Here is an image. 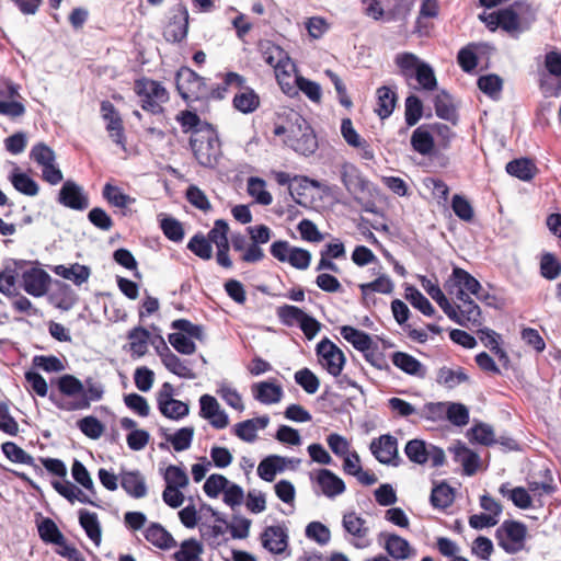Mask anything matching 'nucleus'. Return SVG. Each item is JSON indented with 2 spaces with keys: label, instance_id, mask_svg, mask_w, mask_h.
Listing matches in <instances>:
<instances>
[{
  "label": "nucleus",
  "instance_id": "22",
  "mask_svg": "<svg viewBox=\"0 0 561 561\" xmlns=\"http://www.w3.org/2000/svg\"><path fill=\"white\" fill-rule=\"evenodd\" d=\"M268 423L270 417L267 415L254 417L237 423L233 426L232 432L241 440L253 443L257 438V431L264 430Z\"/></svg>",
  "mask_w": 561,
  "mask_h": 561
},
{
  "label": "nucleus",
  "instance_id": "54",
  "mask_svg": "<svg viewBox=\"0 0 561 561\" xmlns=\"http://www.w3.org/2000/svg\"><path fill=\"white\" fill-rule=\"evenodd\" d=\"M405 298L410 304L420 310L424 316L431 317L435 313V309L430 300L416 288L408 287Z\"/></svg>",
  "mask_w": 561,
  "mask_h": 561
},
{
  "label": "nucleus",
  "instance_id": "35",
  "mask_svg": "<svg viewBox=\"0 0 561 561\" xmlns=\"http://www.w3.org/2000/svg\"><path fill=\"white\" fill-rule=\"evenodd\" d=\"M1 449L4 456L12 462L28 465L32 466L36 472H43L41 466L35 463L34 458L15 443L5 442L2 444Z\"/></svg>",
  "mask_w": 561,
  "mask_h": 561
},
{
  "label": "nucleus",
  "instance_id": "32",
  "mask_svg": "<svg viewBox=\"0 0 561 561\" xmlns=\"http://www.w3.org/2000/svg\"><path fill=\"white\" fill-rule=\"evenodd\" d=\"M385 549L393 559L405 560L414 553L407 539L393 534L385 535Z\"/></svg>",
  "mask_w": 561,
  "mask_h": 561
},
{
  "label": "nucleus",
  "instance_id": "8",
  "mask_svg": "<svg viewBox=\"0 0 561 561\" xmlns=\"http://www.w3.org/2000/svg\"><path fill=\"white\" fill-rule=\"evenodd\" d=\"M36 527L43 542L57 546L56 552L70 560V543L50 517L37 513Z\"/></svg>",
  "mask_w": 561,
  "mask_h": 561
},
{
  "label": "nucleus",
  "instance_id": "27",
  "mask_svg": "<svg viewBox=\"0 0 561 561\" xmlns=\"http://www.w3.org/2000/svg\"><path fill=\"white\" fill-rule=\"evenodd\" d=\"M49 400L56 408L70 411V374L58 378L56 387L51 383Z\"/></svg>",
  "mask_w": 561,
  "mask_h": 561
},
{
  "label": "nucleus",
  "instance_id": "43",
  "mask_svg": "<svg viewBox=\"0 0 561 561\" xmlns=\"http://www.w3.org/2000/svg\"><path fill=\"white\" fill-rule=\"evenodd\" d=\"M13 187L27 196H35L38 193V184L26 173L15 170L10 175Z\"/></svg>",
  "mask_w": 561,
  "mask_h": 561
},
{
  "label": "nucleus",
  "instance_id": "16",
  "mask_svg": "<svg viewBox=\"0 0 561 561\" xmlns=\"http://www.w3.org/2000/svg\"><path fill=\"white\" fill-rule=\"evenodd\" d=\"M201 416L207 420L210 425L217 430H222L228 426L229 417L225 410L221 409L220 404L215 397L209 394H203L199 398Z\"/></svg>",
  "mask_w": 561,
  "mask_h": 561
},
{
  "label": "nucleus",
  "instance_id": "57",
  "mask_svg": "<svg viewBox=\"0 0 561 561\" xmlns=\"http://www.w3.org/2000/svg\"><path fill=\"white\" fill-rule=\"evenodd\" d=\"M187 34V14L183 18H174L164 30V37L167 41L180 42Z\"/></svg>",
  "mask_w": 561,
  "mask_h": 561
},
{
  "label": "nucleus",
  "instance_id": "62",
  "mask_svg": "<svg viewBox=\"0 0 561 561\" xmlns=\"http://www.w3.org/2000/svg\"><path fill=\"white\" fill-rule=\"evenodd\" d=\"M445 416L457 426H463L469 422V411L461 403H447Z\"/></svg>",
  "mask_w": 561,
  "mask_h": 561
},
{
  "label": "nucleus",
  "instance_id": "9",
  "mask_svg": "<svg viewBox=\"0 0 561 561\" xmlns=\"http://www.w3.org/2000/svg\"><path fill=\"white\" fill-rule=\"evenodd\" d=\"M317 355L319 364L333 377H341V373L346 363V358L341 348H339L328 337L317 344Z\"/></svg>",
  "mask_w": 561,
  "mask_h": 561
},
{
  "label": "nucleus",
  "instance_id": "3",
  "mask_svg": "<svg viewBox=\"0 0 561 561\" xmlns=\"http://www.w3.org/2000/svg\"><path fill=\"white\" fill-rule=\"evenodd\" d=\"M260 48L264 61L274 69L282 91L285 94H294L293 75L296 72V64L280 46L271 42L261 43Z\"/></svg>",
  "mask_w": 561,
  "mask_h": 561
},
{
  "label": "nucleus",
  "instance_id": "52",
  "mask_svg": "<svg viewBox=\"0 0 561 561\" xmlns=\"http://www.w3.org/2000/svg\"><path fill=\"white\" fill-rule=\"evenodd\" d=\"M228 231V224L224 219H217L214 227L208 232L207 240L210 244L214 243L217 249L229 247Z\"/></svg>",
  "mask_w": 561,
  "mask_h": 561
},
{
  "label": "nucleus",
  "instance_id": "7",
  "mask_svg": "<svg viewBox=\"0 0 561 561\" xmlns=\"http://www.w3.org/2000/svg\"><path fill=\"white\" fill-rule=\"evenodd\" d=\"M104 387L99 380L89 377L84 381L72 376V410L90 408L92 402L100 401Z\"/></svg>",
  "mask_w": 561,
  "mask_h": 561
},
{
  "label": "nucleus",
  "instance_id": "19",
  "mask_svg": "<svg viewBox=\"0 0 561 561\" xmlns=\"http://www.w3.org/2000/svg\"><path fill=\"white\" fill-rule=\"evenodd\" d=\"M170 388L169 383L163 385V390L158 394V407L160 412L168 419L179 420L186 416L190 412V408L186 403L173 399L170 392L165 389Z\"/></svg>",
  "mask_w": 561,
  "mask_h": 561
},
{
  "label": "nucleus",
  "instance_id": "55",
  "mask_svg": "<svg viewBox=\"0 0 561 561\" xmlns=\"http://www.w3.org/2000/svg\"><path fill=\"white\" fill-rule=\"evenodd\" d=\"M35 368L45 373H59L66 368V365L55 355H35L32 359Z\"/></svg>",
  "mask_w": 561,
  "mask_h": 561
},
{
  "label": "nucleus",
  "instance_id": "50",
  "mask_svg": "<svg viewBox=\"0 0 561 561\" xmlns=\"http://www.w3.org/2000/svg\"><path fill=\"white\" fill-rule=\"evenodd\" d=\"M163 479L165 481V486L185 489L190 483L186 471L183 468L174 465H170L165 468Z\"/></svg>",
  "mask_w": 561,
  "mask_h": 561
},
{
  "label": "nucleus",
  "instance_id": "39",
  "mask_svg": "<svg viewBox=\"0 0 561 561\" xmlns=\"http://www.w3.org/2000/svg\"><path fill=\"white\" fill-rule=\"evenodd\" d=\"M377 99L376 113L381 119H385L392 114L397 103V95L390 88L380 87L377 90Z\"/></svg>",
  "mask_w": 561,
  "mask_h": 561
},
{
  "label": "nucleus",
  "instance_id": "64",
  "mask_svg": "<svg viewBox=\"0 0 561 561\" xmlns=\"http://www.w3.org/2000/svg\"><path fill=\"white\" fill-rule=\"evenodd\" d=\"M80 431L91 439H98L102 436L104 426L94 416H85L77 423Z\"/></svg>",
  "mask_w": 561,
  "mask_h": 561
},
{
  "label": "nucleus",
  "instance_id": "63",
  "mask_svg": "<svg viewBox=\"0 0 561 561\" xmlns=\"http://www.w3.org/2000/svg\"><path fill=\"white\" fill-rule=\"evenodd\" d=\"M540 273L547 279H556L561 274V263L551 253H545L540 260Z\"/></svg>",
  "mask_w": 561,
  "mask_h": 561
},
{
  "label": "nucleus",
  "instance_id": "25",
  "mask_svg": "<svg viewBox=\"0 0 561 561\" xmlns=\"http://www.w3.org/2000/svg\"><path fill=\"white\" fill-rule=\"evenodd\" d=\"M121 485L134 499H142L148 492L145 477L137 470L123 471L121 473Z\"/></svg>",
  "mask_w": 561,
  "mask_h": 561
},
{
  "label": "nucleus",
  "instance_id": "51",
  "mask_svg": "<svg viewBox=\"0 0 561 561\" xmlns=\"http://www.w3.org/2000/svg\"><path fill=\"white\" fill-rule=\"evenodd\" d=\"M396 64L400 68L402 76L405 79L413 78L419 66L423 64L417 56L411 53H402L397 55Z\"/></svg>",
  "mask_w": 561,
  "mask_h": 561
},
{
  "label": "nucleus",
  "instance_id": "30",
  "mask_svg": "<svg viewBox=\"0 0 561 561\" xmlns=\"http://www.w3.org/2000/svg\"><path fill=\"white\" fill-rule=\"evenodd\" d=\"M145 538L162 550H169L176 547V541L172 535L160 524L152 523L145 530Z\"/></svg>",
  "mask_w": 561,
  "mask_h": 561
},
{
  "label": "nucleus",
  "instance_id": "53",
  "mask_svg": "<svg viewBox=\"0 0 561 561\" xmlns=\"http://www.w3.org/2000/svg\"><path fill=\"white\" fill-rule=\"evenodd\" d=\"M454 502L453 489L446 484L440 483L433 488L431 493V503L436 508H446Z\"/></svg>",
  "mask_w": 561,
  "mask_h": 561
},
{
  "label": "nucleus",
  "instance_id": "31",
  "mask_svg": "<svg viewBox=\"0 0 561 561\" xmlns=\"http://www.w3.org/2000/svg\"><path fill=\"white\" fill-rule=\"evenodd\" d=\"M161 360L164 367L172 374L184 379H195L196 374L193 371L187 360H182L175 354L167 348V352L161 354Z\"/></svg>",
  "mask_w": 561,
  "mask_h": 561
},
{
  "label": "nucleus",
  "instance_id": "38",
  "mask_svg": "<svg viewBox=\"0 0 561 561\" xmlns=\"http://www.w3.org/2000/svg\"><path fill=\"white\" fill-rule=\"evenodd\" d=\"M341 180L348 192L363 191L365 182L359 170L352 163L344 162L340 169Z\"/></svg>",
  "mask_w": 561,
  "mask_h": 561
},
{
  "label": "nucleus",
  "instance_id": "46",
  "mask_svg": "<svg viewBox=\"0 0 561 561\" xmlns=\"http://www.w3.org/2000/svg\"><path fill=\"white\" fill-rule=\"evenodd\" d=\"M260 105L259 95L250 89L237 93L233 98V106L241 113H252Z\"/></svg>",
  "mask_w": 561,
  "mask_h": 561
},
{
  "label": "nucleus",
  "instance_id": "58",
  "mask_svg": "<svg viewBox=\"0 0 561 561\" xmlns=\"http://www.w3.org/2000/svg\"><path fill=\"white\" fill-rule=\"evenodd\" d=\"M276 314L284 325L293 327L299 324L306 312L296 306L284 305L277 308Z\"/></svg>",
  "mask_w": 561,
  "mask_h": 561
},
{
  "label": "nucleus",
  "instance_id": "34",
  "mask_svg": "<svg viewBox=\"0 0 561 561\" xmlns=\"http://www.w3.org/2000/svg\"><path fill=\"white\" fill-rule=\"evenodd\" d=\"M294 80V94H287L290 98L297 96L298 92L301 91L310 101L319 103L322 96V90L320 84L309 79L299 76L297 71L293 75Z\"/></svg>",
  "mask_w": 561,
  "mask_h": 561
},
{
  "label": "nucleus",
  "instance_id": "20",
  "mask_svg": "<svg viewBox=\"0 0 561 561\" xmlns=\"http://www.w3.org/2000/svg\"><path fill=\"white\" fill-rule=\"evenodd\" d=\"M261 539L263 547L274 554L283 553L288 546V534L280 525L266 527Z\"/></svg>",
  "mask_w": 561,
  "mask_h": 561
},
{
  "label": "nucleus",
  "instance_id": "56",
  "mask_svg": "<svg viewBox=\"0 0 561 561\" xmlns=\"http://www.w3.org/2000/svg\"><path fill=\"white\" fill-rule=\"evenodd\" d=\"M217 393L232 409L240 412L244 410V404L240 393L229 383L220 382L217 389Z\"/></svg>",
  "mask_w": 561,
  "mask_h": 561
},
{
  "label": "nucleus",
  "instance_id": "5",
  "mask_svg": "<svg viewBox=\"0 0 561 561\" xmlns=\"http://www.w3.org/2000/svg\"><path fill=\"white\" fill-rule=\"evenodd\" d=\"M535 19V10L527 3L516 2L500 10L501 28L512 35H518L528 30Z\"/></svg>",
  "mask_w": 561,
  "mask_h": 561
},
{
  "label": "nucleus",
  "instance_id": "28",
  "mask_svg": "<svg viewBox=\"0 0 561 561\" xmlns=\"http://www.w3.org/2000/svg\"><path fill=\"white\" fill-rule=\"evenodd\" d=\"M195 430L193 426L181 427L175 432H170L162 428V437L172 445L173 449L178 453L190 449Z\"/></svg>",
  "mask_w": 561,
  "mask_h": 561
},
{
  "label": "nucleus",
  "instance_id": "40",
  "mask_svg": "<svg viewBox=\"0 0 561 561\" xmlns=\"http://www.w3.org/2000/svg\"><path fill=\"white\" fill-rule=\"evenodd\" d=\"M247 192L251 197L254 198L255 203L260 205L268 206L273 202L271 193L266 191V182L261 178H249L247 183Z\"/></svg>",
  "mask_w": 561,
  "mask_h": 561
},
{
  "label": "nucleus",
  "instance_id": "13",
  "mask_svg": "<svg viewBox=\"0 0 561 561\" xmlns=\"http://www.w3.org/2000/svg\"><path fill=\"white\" fill-rule=\"evenodd\" d=\"M500 546L510 553L523 549L526 538V527L518 522H505L496 530Z\"/></svg>",
  "mask_w": 561,
  "mask_h": 561
},
{
  "label": "nucleus",
  "instance_id": "10",
  "mask_svg": "<svg viewBox=\"0 0 561 561\" xmlns=\"http://www.w3.org/2000/svg\"><path fill=\"white\" fill-rule=\"evenodd\" d=\"M271 254L282 263H288L297 270H307L311 263L308 250L291 247L287 241H275L271 245Z\"/></svg>",
  "mask_w": 561,
  "mask_h": 561
},
{
  "label": "nucleus",
  "instance_id": "17",
  "mask_svg": "<svg viewBox=\"0 0 561 561\" xmlns=\"http://www.w3.org/2000/svg\"><path fill=\"white\" fill-rule=\"evenodd\" d=\"M370 450L379 462L398 466V442L393 436L381 435L373 439Z\"/></svg>",
  "mask_w": 561,
  "mask_h": 561
},
{
  "label": "nucleus",
  "instance_id": "14",
  "mask_svg": "<svg viewBox=\"0 0 561 561\" xmlns=\"http://www.w3.org/2000/svg\"><path fill=\"white\" fill-rule=\"evenodd\" d=\"M72 478L82 485L83 490L72 485V501L96 505V490L87 468L78 460L72 462Z\"/></svg>",
  "mask_w": 561,
  "mask_h": 561
},
{
  "label": "nucleus",
  "instance_id": "59",
  "mask_svg": "<svg viewBox=\"0 0 561 561\" xmlns=\"http://www.w3.org/2000/svg\"><path fill=\"white\" fill-rule=\"evenodd\" d=\"M295 381L309 394L316 393L320 387L319 378L309 368L296 371Z\"/></svg>",
  "mask_w": 561,
  "mask_h": 561
},
{
  "label": "nucleus",
  "instance_id": "12",
  "mask_svg": "<svg viewBox=\"0 0 561 561\" xmlns=\"http://www.w3.org/2000/svg\"><path fill=\"white\" fill-rule=\"evenodd\" d=\"M342 525L351 536L350 542L357 549H366L371 545L370 528L367 520L355 512L343 515Z\"/></svg>",
  "mask_w": 561,
  "mask_h": 561
},
{
  "label": "nucleus",
  "instance_id": "37",
  "mask_svg": "<svg viewBox=\"0 0 561 561\" xmlns=\"http://www.w3.org/2000/svg\"><path fill=\"white\" fill-rule=\"evenodd\" d=\"M340 333L343 339L351 343L357 351L365 352L373 346V340L367 333L351 325H343L340 329Z\"/></svg>",
  "mask_w": 561,
  "mask_h": 561
},
{
  "label": "nucleus",
  "instance_id": "21",
  "mask_svg": "<svg viewBox=\"0 0 561 561\" xmlns=\"http://www.w3.org/2000/svg\"><path fill=\"white\" fill-rule=\"evenodd\" d=\"M294 461L299 462L277 455L268 456L259 463L257 474L262 480L272 482L278 472L284 471Z\"/></svg>",
  "mask_w": 561,
  "mask_h": 561
},
{
  "label": "nucleus",
  "instance_id": "61",
  "mask_svg": "<svg viewBox=\"0 0 561 561\" xmlns=\"http://www.w3.org/2000/svg\"><path fill=\"white\" fill-rule=\"evenodd\" d=\"M364 296L370 293L390 294L393 290V283L387 275H381L377 279L359 285Z\"/></svg>",
  "mask_w": 561,
  "mask_h": 561
},
{
  "label": "nucleus",
  "instance_id": "24",
  "mask_svg": "<svg viewBox=\"0 0 561 561\" xmlns=\"http://www.w3.org/2000/svg\"><path fill=\"white\" fill-rule=\"evenodd\" d=\"M252 394L263 404H275L282 400L283 388L275 381H261L252 386Z\"/></svg>",
  "mask_w": 561,
  "mask_h": 561
},
{
  "label": "nucleus",
  "instance_id": "11",
  "mask_svg": "<svg viewBox=\"0 0 561 561\" xmlns=\"http://www.w3.org/2000/svg\"><path fill=\"white\" fill-rule=\"evenodd\" d=\"M176 89L185 101L199 100L208 94L204 78L190 68H181L178 71Z\"/></svg>",
  "mask_w": 561,
  "mask_h": 561
},
{
  "label": "nucleus",
  "instance_id": "48",
  "mask_svg": "<svg viewBox=\"0 0 561 561\" xmlns=\"http://www.w3.org/2000/svg\"><path fill=\"white\" fill-rule=\"evenodd\" d=\"M104 198L113 206L125 208L136 202V199L125 194L119 187L112 184H105L103 188Z\"/></svg>",
  "mask_w": 561,
  "mask_h": 561
},
{
  "label": "nucleus",
  "instance_id": "36",
  "mask_svg": "<svg viewBox=\"0 0 561 561\" xmlns=\"http://www.w3.org/2000/svg\"><path fill=\"white\" fill-rule=\"evenodd\" d=\"M505 169L510 175L515 176L522 181H530L537 173L535 163L527 158L510 161Z\"/></svg>",
  "mask_w": 561,
  "mask_h": 561
},
{
  "label": "nucleus",
  "instance_id": "60",
  "mask_svg": "<svg viewBox=\"0 0 561 561\" xmlns=\"http://www.w3.org/2000/svg\"><path fill=\"white\" fill-rule=\"evenodd\" d=\"M470 439L481 445H492L495 443V434L492 426L485 423H479L469 431Z\"/></svg>",
  "mask_w": 561,
  "mask_h": 561
},
{
  "label": "nucleus",
  "instance_id": "4",
  "mask_svg": "<svg viewBox=\"0 0 561 561\" xmlns=\"http://www.w3.org/2000/svg\"><path fill=\"white\" fill-rule=\"evenodd\" d=\"M190 142L201 165L214 168L218 163L221 157V146L217 134L213 129L196 130Z\"/></svg>",
  "mask_w": 561,
  "mask_h": 561
},
{
  "label": "nucleus",
  "instance_id": "44",
  "mask_svg": "<svg viewBox=\"0 0 561 561\" xmlns=\"http://www.w3.org/2000/svg\"><path fill=\"white\" fill-rule=\"evenodd\" d=\"M131 355L139 358L148 351L149 332L144 328H135L128 334Z\"/></svg>",
  "mask_w": 561,
  "mask_h": 561
},
{
  "label": "nucleus",
  "instance_id": "45",
  "mask_svg": "<svg viewBox=\"0 0 561 561\" xmlns=\"http://www.w3.org/2000/svg\"><path fill=\"white\" fill-rule=\"evenodd\" d=\"M203 551L201 542L195 539H187L181 543L180 549L174 553V559L176 561H202Z\"/></svg>",
  "mask_w": 561,
  "mask_h": 561
},
{
  "label": "nucleus",
  "instance_id": "6",
  "mask_svg": "<svg viewBox=\"0 0 561 561\" xmlns=\"http://www.w3.org/2000/svg\"><path fill=\"white\" fill-rule=\"evenodd\" d=\"M135 92L140 98L141 107L152 114L162 112V104L169 101V92L158 81L142 78L135 82Z\"/></svg>",
  "mask_w": 561,
  "mask_h": 561
},
{
  "label": "nucleus",
  "instance_id": "2",
  "mask_svg": "<svg viewBox=\"0 0 561 561\" xmlns=\"http://www.w3.org/2000/svg\"><path fill=\"white\" fill-rule=\"evenodd\" d=\"M276 136L286 135L284 142L296 152L309 156L318 147L316 135L308 122L297 112L290 111L288 123L279 124L274 128Z\"/></svg>",
  "mask_w": 561,
  "mask_h": 561
},
{
  "label": "nucleus",
  "instance_id": "49",
  "mask_svg": "<svg viewBox=\"0 0 561 561\" xmlns=\"http://www.w3.org/2000/svg\"><path fill=\"white\" fill-rule=\"evenodd\" d=\"M407 457L414 463L427 462L428 445L422 439L409 440L404 448Z\"/></svg>",
  "mask_w": 561,
  "mask_h": 561
},
{
  "label": "nucleus",
  "instance_id": "26",
  "mask_svg": "<svg viewBox=\"0 0 561 561\" xmlns=\"http://www.w3.org/2000/svg\"><path fill=\"white\" fill-rule=\"evenodd\" d=\"M449 451L454 454L455 460L462 466L466 474L472 476L478 470L480 458L465 444L457 442L449 447Z\"/></svg>",
  "mask_w": 561,
  "mask_h": 561
},
{
  "label": "nucleus",
  "instance_id": "1",
  "mask_svg": "<svg viewBox=\"0 0 561 561\" xmlns=\"http://www.w3.org/2000/svg\"><path fill=\"white\" fill-rule=\"evenodd\" d=\"M445 288L458 300V305L455 306L458 318H454V322L461 327H480L482 324L481 309L470 298V295L484 301L489 298V294L482 293L479 280L463 268L455 267L445 283Z\"/></svg>",
  "mask_w": 561,
  "mask_h": 561
},
{
  "label": "nucleus",
  "instance_id": "23",
  "mask_svg": "<svg viewBox=\"0 0 561 561\" xmlns=\"http://www.w3.org/2000/svg\"><path fill=\"white\" fill-rule=\"evenodd\" d=\"M316 481L322 493L328 497H335L345 491L343 480L328 469H320L316 473Z\"/></svg>",
  "mask_w": 561,
  "mask_h": 561
},
{
  "label": "nucleus",
  "instance_id": "41",
  "mask_svg": "<svg viewBox=\"0 0 561 561\" xmlns=\"http://www.w3.org/2000/svg\"><path fill=\"white\" fill-rule=\"evenodd\" d=\"M411 146L420 154L428 156L434 149L433 136L424 126H420L412 134Z\"/></svg>",
  "mask_w": 561,
  "mask_h": 561
},
{
  "label": "nucleus",
  "instance_id": "42",
  "mask_svg": "<svg viewBox=\"0 0 561 561\" xmlns=\"http://www.w3.org/2000/svg\"><path fill=\"white\" fill-rule=\"evenodd\" d=\"M78 514L79 523L88 537L93 542L99 543L101 540V526L98 519V515L87 510H80Z\"/></svg>",
  "mask_w": 561,
  "mask_h": 561
},
{
  "label": "nucleus",
  "instance_id": "18",
  "mask_svg": "<svg viewBox=\"0 0 561 561\" xmlns=\"http://www.w3.org/2000/svg\"><path fill=\"white\" fill-rule=\"evenodd\" d=\"M49 282L50 276L43 268L30 267L22 271V286L27 294L34 297L45 295Z\"/></svg>",
  "mask_w": 561,
  "mask_h": 561
},
{
  "label": "nucleus",
  "instance_id": "33",
  "mask_svg": "<svg viewBox=\"0 0 561 561\" xmlns=\"http://www.w3.org/2000/svg\"><path fill=\"white\" fill-rule=\"evenodd\" d=\"M392 364L405 374L424 377L426 370L422 363L412 355L404 352H396L392 355Z\"/></svg>",
  "mask_w": 561,
  "mask_h": 561
},
{
  "label": "nucleus",
  "instance_id": "29",
  "mask_svg": "<svg viewBox=\"0 0 561 561\" xmlns=\"http://www.w3.org/2000/svg\"><path fill=\"white\" fill-rule=\"evenodd\" d=\"M421 285L427 295L437 302V305L443 309V311L450 320L454 321V318H458L456 314L455 306L449 302L437 283L423 276L421 277Z\"/></svg>",
  "mask_w": 561,
  "mask_h": 561
},
{
  "label": "nucleus",
  "instance_id": "15",
  "mask_svg": "<svg viewBox=\"0 0 561 561\" xmlns=\"http://www.w3.org/2000/svg\"><path fill=\"white\" fill-rule=\"evenodd\" d=\"M101 116L110 138L125 149V134L122 117L114 105L108 101L101 103Z\"/></svg>",
  "mask_w": 561,
  "mask_h": 561
},
{
  "label": "nucleus",
  "instance_id": "47",
  "mask_svg": "<svg viewBox=\"0 0 561 561\" xmlns=\"http://www.w3.org/2000/svg\"><path fill=\"white\" fill-rule=\"evenodd\" d=\"M467 380L468 376L462 368L451 369L448 367H443L438 370L437 374V382L449 389L456 388Z\"/></svg>",
  "mask_w": 561,
  "mask_h": 561
}]
</instances>
